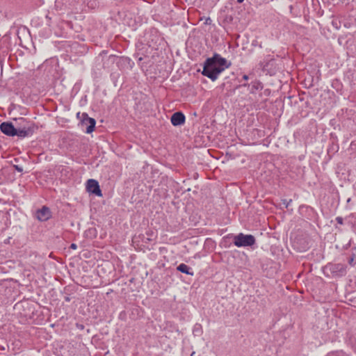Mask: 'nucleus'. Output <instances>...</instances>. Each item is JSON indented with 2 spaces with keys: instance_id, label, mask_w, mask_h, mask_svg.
<instances>
[{
  "instance_id": "f257e3e1",
  "label": "nucleus",
  "mask_w": 356,
  "mask_h": 356,
  "mask_svg": "<svg viewBox=\"0 0 356 356\" xmlns=\"http://www.w3.org/2000/svg\"><path fill=\"white\" fill-rule=\"evenodd\" d=\"M231 63H229L220 55L215 54L211 58L206 60L202 74L212 81H216L218 76L226 69L229 68Z\"/></svg>"
},
{
  "instance_id": "f03ea898",
  "label": "nucleus",
  "mask_w": 356,
  "mask_h": 356,
  "mask_svg": "<svg viewBox=\"0 0 356 356\" xmlns=\"http://www.w3.org/2000/svg\"><path fill=\"white\" fill-rule=\"evenodd\" d=\"M255 243V238L252 235L239 234L234 236V244L237 247L251 246Z\"/></svg>"
},
{
  "instance_id": "7ed1b4c3",
  "label": "nucleus",
  "mask_w": 356,
  "mask_h": 356,
  "mask_svg": "<svg viewBox=\"0 0 356 356\" xmlns=\"http://www.w3.org/2000/svg\"><path fill=\"white\" fill-rule=\"evenodd\" d=\"M86 190L88 193L95 194L98 197L102 196L99 183L95 179H90L87 181Z\"/></svg>"
},
{
  "instance_id": "20e7f679",
  "label": "nucleus",
  "mask_w": 356,
  "mask_h": 356,
  "mask_svg": "<svg viewBox=\"0 0 356 356\" xmlns=\"http://www.w3.org/2000/svg\"><path fill=\"white\" fill-rule=\"evenodd\" d=\"M0 130L6 135L14 136L16 135V129L11 122H3L0 125Z\"/></svg>"
},
{
  "instance_id": "39448f33",
  "label": "nucleus",
  "mask_w": 356,
  "mask_h": 356,
  "mask_svg": "<svg viewBox=\"0 0 356 356\" xmlns=\"http://www.w3.org/2000/svg\"><path fill=\"white\" fill-rule=\"evenodd\" d=\"M51 211L48 207H43L36 212V218L40 221H46L51 218Z\"/></svg>"
},
{
  "instance_id": "423d86ee",
  "label": "nucleus",
  "mask_w": 356,
  "mask_h": 356,
  "mask_svg": "<svg viewBox=\"0 0 356 356\" xmlns=\"http://www.w3.org/2000/svg\"><path fill=\"white\" fill-rule=\"evenodd\" d=\"M185 115L181 112H176L171 116L170 121L174 126H180L184 124Z\"/></svg>"
},
{
  "instance_id": "0eeeda50",
  "label": "nucleus",
  "mask_w": 356,
  "mask_h": 356,
  "mask_svg": "<svg viewBox=\"0 0 356 356\" xmlns=\"http://www.w3.org/2000/svg\"><path fill=\"white\" fill-rule=\"evenodd\" d=\"M331 270L338 275L343 276L346 273V266L341 264H337L332 266Z\"/></svg>"
},
{
  "instance_id": "6e6552de",
  "label": "nucleus",
  "mask_w": 356,
  "mask_h": 356,
  "mask_svg": "<svg viewBox=\"0 0 356 356\" xmlns=\"http://www.w3.org/2000/svg\"><path fill=\"white\" fill-rule=\"evenodd\" d=\"M177 270L186 275H193V272L190 271L191 268L184 264H181L177 266Z\"/></svg>"
},
{
  "instance_id": "1a4fd4ad",
  "label": "nucleus",
  "mask_w": 356,
  "mask_h": 356,
  "mask_svg": "<svg viewBox=\"0 0 356 356\" xmlns=\"http://www.w3.org/2000/svg\"><path fill=\"white\" fill-rule=\"evenodd\" d=\"M87 120L88 121L90 124L87 127L86 133L90 134L94 131L96 122H95V119L91 118H88Z\"/></svg>"
},
{
  "instance_id": "9d476101",
  "label": "nucleus",
  "mask_w": 356,
  "mask_h": 356,
  "mask_svg": "<svg viewBox=\"0 0 356 356\" xmlns=\"http://www.w3.org/2000/svg\"><path fill=\"white\" fill-rule=\"evenodd\" d=\"M16 135L15 136H20V137H25L26 136H28V131L23 129H16Z\"/></svg>"
},
{
  "instance_id": "9b49d317",
  "label": "nucleus",
  "mask_w": 356,
  "mask_h": 356,
  "mask_svg": "<svg viewBox=\"0 0 356 356\" xmlns=\"http://www.w3.org/2000/svg\"><path fill=\"white\" fill-rule=\"evenodd\" d=\"M202 332V326L200 324H196L193 328V333Z\"/></svg>"
},
{
  "instance_id": "f8f14e48",
  "label": "nucleus",
  "mask_w": 356,
  "mask_h": 356,
  "mask_svg": "<svg viewBox=\"0 0 356 356\" xmlns=\"http://www.w3.org/2000/svg\"><path fill=\"white\" fill-rule=\"evenodd\" d=\"M70 248H72L73 250H76L77 248V246H76V244L72 243L71 245H70Z\"/></svg>"
},
{
  "instance_id": "ddd939ff",
  "label": "nucleus",
  "mask_w": 356,
  "mask_h": 356,
  "mask_svg": "<svg viewBox=\"0 0 356 356\" xmlns=\"http://www.w3.org/2000/svg\"><path fill=\"white\" fill-rule=\"evenodd\" d=\"M248 79H249V77H248V75L244 74V75L243 76V80H245V81H248Z\"/></svg>"
},
{
  "instance_id": "4468645a",
  "label": "nucleus",
  "mask_w": 356,
  "mask_h": 356,
  "mask_svg": "<svg viewBox=\"0 0 356 356\" xmlns=\"http://www.w3.org/2000/svg\"><path fill=\"white\" fill-rule=\"evenodd\" d=\"M353 261H354V259H353V258H351V259L349 260V264H350V265H353Z\"/></svg>"
},
{
  "instance_id": "2eb2a0df",
  "label": "nucleus",
  "mask_w": 356,
  "mask_h": 356,
  "mask_svg": "<svg viewBox=\"0 0 356 356\" xmlns=\"http://www.w3.org/2000/svg\"><path fill=\"white\" fill-rule=\"evenodd\" d=\"M244 0H237L238 3H242Z\"/></svg>"
},
{
  "instance_id": "dca6fc26",
  "label": "nucleus",
  "mask_w": 356,
  "mask_h": 356,
  "mask_svg": "<svg viewBox=\"0 0 356 356\" xmlns=\"http://www.w3.org/2000/svg\"><path fill=\"white\" fill-rule=\"evenodd\" d=\"M337 220H338L339 222L341 223V219L337 218Z\"/></svg>"
},
{
  "instance_id": "f3484780",
  "label": "nucleus",
  "mask_w": 356,
  "mask_h": 356,
  "mask_svg": "<svg viewBox=\"0 0 356 356\" xmlns=\"http://www.w3.org/2000/svg\"><path fill=\"white\" fill-rule=\"evenodd\" d=\"M83 115H85V116L88 117V115H87V114H86V113H83Z\"/></svg>"
}]
</instances>
